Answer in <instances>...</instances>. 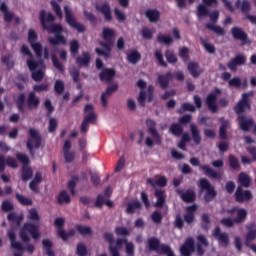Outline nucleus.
<instances>
[{"mask_svg": "<svg viewBox=\"0 0 256 256\" xmlns=\"http://www.w3.org/2000/svg\"><path fill=\"white\" fill-rule=\"evenodd\" d=\"M53 22H55V15H53L51 12L47 13L45 10H41L40 23L42 25V29L55 35L54 38H48L50 45L53 47L57 45H66L67 38L63 36V26L61 24H52Z\"/></svg>", "mask_w": 256, "mask_h": 256, "instance_id": "f257e3e1", "label": "nucleus"}, {"mask_svg": "<svg viewBox=\"0 0 256 256\" xmlns=\"http://www.w3.org/2000/svg\"><path fill=\"white\" fill-rule=\"evenodd\" d=\"M221 213H227V215H233L237 213L236 218H222L220 223L224 227H235L240 223H245L247 220V211L244 208L233 207L231 209H222Z\"/></svg>", "mask_w": 256, "mask_h": 256, "instance_id": "f03ea898", "label": "nucleus"}, {"mask_svg": "<svg viewBox=\"0 0 256 256\" xmlns=\"http://www.w3.org/2000/svg\"><path fill=\"white\" fill-rule=\"evenodd\" d=\"M31 235L32 239H39L41 237V233L39 232V224L37 223H31L27 222L24 223L22 229L20 230V238L24 243H29L31 241Z\"/></svg>", "mask_w": 256, "mask_h": 256, "instance_id": "7ed1b4c3", "label": "nucleus"}, {"mask_svg": "<svg viewBox=\"0 0 256 256\" xmlns=\"http://www.w3.org/2000/svg\"><path fill=\"white\" fill-rule=\"evenodd\" d=\"M104 239L106 243H108L109 253L112 256H121L119 251H121L123 244L125 243V245H127V243H129V241H127V238H117L116 246L113 245L115 243V237L113 236V233L110 232L104 233Z\"/></svg>", "mask_w": 256, "mask_h": 256, "instance_id": "20e7f679", "label": "nucleus"}, {"mask_svg": "<svg viewBox=\"0 0 256 256\" xmlns=\"http://www.w3.org/2000/svg\"><path fill=\"white\" fill-rule=\"evenodd\" d=\"M28 134H29V138L26 142V147L30 153V156L35 157V151L33 149H39V147H41L43 138L35 128H30L28 131Z\"/></svg>", "mask_w": 256, "mask_h": 256, "instance_id": "39448f33", "label": "nucleus"}, {"mask_svg": "<svg viewBox=\"0 0 256 256\" xmlns=\"http://www.w3.org/2000/svg\"><path fill=\"white\" fill-rule=\"evenodd\" d=\"M198 187L200 193L206 191L204 194L205 203H211L215 197H217V190H215V186L211 185V182L207 180V178H201L198 181Z\"/></svg>", "mask_w": 256, "mask_h": 256, "instance_id": "423d86ee", "label": "nucleus"}, {"mask_svg": "<svg viewBox=\"0 0 256 256\" xmlns=\"http://www.w3.org/2000/svg\"><path fill=\"white\" fill-rule=\"evenodd\" d=\"M147 247L148 251H155L156 253H162L167 256H169V252L171 253L173 251L171 250V246L167 244H161V240H159V238L155 236L148 238ZM166 249H168L169 251L166 252Z\"/></svg>", "mask_w": 256, "mask_h": 256, "instance_id": "0eeeda50", "label": "nucleus"}, {"mask_svg": "<svg viewBox=\"0 0 256 256\" xmlns=\"http://www.w3.org/2000/svg\"><path fill=\"white\" fill-rule=\"evenodd\" d=\"M64 13L67 25L72 29H76L79 33H85V25L79 23L77 18L73 14V11L69 8V6H64Z\"/></svg>", "mask_w": 256, "mask_h": 256, "instance_id": "6e6552de", "label": "nucleus"}, {"mask_svg": "<svg viewBox=\"0 0 256 256\" xmlns=\"http://www.w3.org/2000/svg\"><path fill=\"white\" fill-rule=\"evenodd\" d=\"M55 227H58V237L62 239V241H69L71 237H75V229H69V231H65L63 227L65 226V218H56L54 221Z\"/></svg>", "mask_w": 256, "mask_h": 256, "instance_id": "1a4fd4ad", "label": "nucleus"}, {"mask_svg": "<svg viewBox=\"0 0 256 256\" xmlns=\"http://www.w3.org/2000/svg\"><path fill=\"white\" fill-rule=\"evenodd\" d=\"M217 95H221V89L215 88L214 91L207 95L206 105L211 113H217L219 106H217Z\"/></svg>", "mask_w": 256, "mask_h": 256, "instance_id": "9d476101", "label": "nucleus"}, {"mask_svg": "<svg viewBox=\"0 0 256 256\" xmlns=\"http://www.w3.org/2000/svg\"><path fill=\"white\" fill-rule=\"evenodd\" d=\"M231 35L235 41H241L242 45H249L251 41L249 40V35L240 27L231 28Z\"/></svg>", "mask_w": 256, "mask_h": 256, "instance_id": "9b49d317", "label": "nucleus"}, {"mask_svg": "<svg viewBox=\"0 0 256 256\" xmlns=\"http://www.w3.org/2000/svg\"><path fill=\"white\" fill-rule=\"evenodd\" d=\"M236 203H248L253 199L251 190H243V187L238 186L234 194Z\"/></svg>", "mask_w": 256, "mask_h": 256, "instance_id": "f8f14e48", "label": "nucleus"}, {"mask_svg": "<svg viewBox=\"0 0 256 256\" xmlns=\"http://www.w3.org/2000/svg\"><path fill=\"white\" fill-rule=\"evenodd\" d=\"M212 235L216 240H218V243L221 247H229V243H231L229 240V234H227V232H221V227L216 226Z\"/></svg>", "mask_w": 256, "mask_h": 256, "instance_id": "ddd939ff", "label": "nucleus"}, {"mask_svg": "<svg viewBox=\"0 0 256 256\" xmlns=\"http://www.w3.org/2000/svg\"><path fill=\"white\" fill-rule=\"evenodd\" d=\"M247 63V56L243 54H237L234 58L227 63L228 69L233 73L237 72V67H241Z\"/></svg>", "mask_w": 256, "mask_h": 256, "instance_id": "4468645a", "label": "nucleus"}, {"mask_svg": "<svg viewBox=\"0 0 256 256\" xmlns=\"http://www.w3.org/2000/svg\"><path fill=\"white\" fill-rule=\"evenodd\" d=\"M180 253L182 256H191L195 253V239L188 237L183 245L180 247Z\"/></svg>", "mask_w": 256, "mask_h": 256, "instance_id": "2eb2a0df", "label": "nucleus"}, {"mask_svg": "<svg viewBox=\"0 0 256 256\" xmlns=\"http://www.w3.org/2000/svg\"><path fill=\"white\" fill-rule=\"evenodd\" d=\"M251 111V100H247V96H242L238 103L234 106V111L237 115H243L245 111Z\"/></svg>", "mask_w": 256, "mask_h": 256, "instance_id": "dca6fc26", "label": "nucleus"}, {"mask_svg": "<svg viewBox=\"0 0 256 256\" xmlns=\"http://www.w3.org/2000/svg\"><path fill=\"white\" fill-rule=\"evenodd\" d=\"M146 127L152 135L153 138H155L156 145H161V135H159V132H157V123L153 119H147L146 120Z\"/></svg>", "mask_w": 256, "mask_h": 256, "instance_id": "f3484780", "label": "nucleus"}, {"mask_svg": "<svg viewBox=\"0 0 256 256\" xmlns=\"http://www.w3.org/2000/svg\"><path fill=\"white\" fill-rule=\"evenodd\" d=\"M199 169L200 171H203L204 175L210 177V179H217L218 181L223 179V172H217L213 168L209 167V165H201Z\"/></svg>", "mask_w": 256, "mask_h": 256, "instance_id": "a211bd4d", "label": "nucleus"}, {"mask_svg": "<svg viewBox=\"0 0 256 256\" xmlns=\"http://www.w3.org/2000/svg\"><path fill=\"white\" fill-rule=\"evenodd\" d=\"M238 123L241 131H244L245 133H248V131H251V127L255 125V122L252 118H247L245 115L238 116Z\"/></svg>", "mask_w": 256, "mask_h": 256, "instance_id": "6ab92c4d", "label": "nucleus"}, {"mask_svg": "<svg viewBox=\"0 0 256 256\" xmlns=\"http://www.w3.org/2000/svg\"><path fill=\"white\" fill-rule=\"evenodd\" d=\"M176 193H178L184 203H194L195 199H197V195L192 189H188L185 192H183L181 189H177Z\"/></svg>", "mask_w": 256, "mask_h": 256, "instance_id": "aec40b11", "label": "nucleus"}, {"mask_svg": "<svg viewBox=\"0 0 256 256\" xmlns=\"http://www.w3.org/2000/svg\"><path fill=\"white\" fill-rule=\"evenodd\" d=\"M115 75H116L115 69L104 68L101 70L99 74V79L104 83H111L113 82V79H115Z\"/></svg>", "mask_w": 256, "mask_h": 256, "instance_id": "412c9836", "label": "nucleus"}, {"mask_svg": "<svg viewBox=\"0 0 256 256\" xmlns=\"http://www.w3.org/2000/svg\"><path fill=\"white\" fill-rule=\"evenodd\" d=\"M198 243L196 244V252L199 256L205 255V249L203 247H209V240L203 235L200 234L197 236Z\"/></svg>", "mask_w": 256, "mask_h": 256, "instance_id": "4be33fe9", "label": "nucleus"}, {"mask_svg": "<svg viewBox=\"0 0 256 256\" xmlns=\"http://www.w3.org/2000/svg\"><path fill=\"white\" fill-rule=\"evenodd\" d=\"M154 197H156L157 201L155 203V207H158L159 209L163 208L165 206V203L167 201V193L163 189H156L154 191Z\"/></svg>", "mask_w": 256, "mask_h": 256, "instance_id": "5701e85b", "label": "nucleus"}, {"mask_svg": "<svg viewBox=\"0 0 256 256\" xmlns=\"http://www.w3.org/2000/svg\"><path fill=\"white\" fill-rule=\"evenodd\" d=\"M117 36L115 30L111 28H103L102 30V39L110 45H115V37Z\"/></svg>", "mask_w": 256, "mask_h": 256, "instance_id": "b1692460", "label": "nucleus"}, {"mask_svg": "<svg viewBox=\"0 0 256 256\" xmlns=\"http://www.w3.org/2000/svg\"><path fill=\"white\" fill-rule=\"evenodd\" d=\"M76 65L81 68V67H89L91 65V54L89 52H83L82 56H78L76 58Z\"/></svg>", "mask_w": 256, "mask_h": 256, "instance_id": "393cba45", "label": "nucleus"}, {"mask_svg": "<svg viewBox=\"0 0 256 256\" xmlns=\"http://www.w3.org/2000/svg\"><path fill=\"white\" fill-rule=\"evenodd\" d=\"M14 103L19 111V113H22L24 115L25 113V105H27V96L25 93H20L14 100Z\"/></svg>", "mask_w": 256, "mask_h": 256, "instance_id": "a878e982", "label": "nucleus"}, {"mask_svg": "<svg viewBox=\"0 0 256 256\" xmlns=\"http://www.w3.org/2000/svg\"><path fill=\"white\" fill-rule=\"evenodd\" d=\"M119 89V85L114 83L106 88V92L101 95V102L103 107H107V97H111L112 93H115Z\"/></svg>", "mask_w": 256, "mask_h": 256, "instance_id": "bb28decb", "label": "nucleus"}, {"mask_svg": "<svg viewBox=\"0 0 256 256\" xmlns=\"http://www.w3.org/2000/svg\"><path fill=\"white\" fill-rule=\"evenodd\" d=\"M173 79V73L166 72L165 74H160L158 76V84L160 85V88L167 89L169 87V82Z\"/></svg>", "mask_w": 256, "mask_h": 256, "instance_id": "cd10ccee", "label": "nucleus"}, {"mask_svg": "<svg viewBox=\"0 0 256 256\" xmlns=\"http://www.w3.org/2000/svg\"><path fill=\"white\" fill-rule=\"evenodd\" d=\"M84 113H88L84 117V121H86V123H93L97 119V115L95 114V108L92 104H87L84 107Z\"/></svg>", "mask_w": 256, "mask_h": 256, "instance_id": "c85d7f7f", "label": "nucleus"}, {"mask_svg": "<svg viewBox=\"0 0 256 256\" xmlns=\"http://www.w3.org/2000/svg\"><path fill=\"white\" fill-rule=\"evenodd\" d=\"M40 104L41 100L39 99V97H37L35 92H30L27 98L28 109H38Z\"/></svg>", "mask_w": 256, "mask_h": 256, "instance_id": "c756f323", "label": "nucleus"}, {"mask_svg": "<svg viewBox=\"0 0 256 256\" xmlns=\"http://www.w3.org/2000/svg\"><path fill=\"white\" fill-rule=\"evenodd\" d=\"M188 71L194 79L200 77L201 73H203V68H199V63L197 62H190L188 63Z\"/></svg>", "mask_w": 256, "mask_h": 256, "instance_id": "7c9ffc66", "label": "nucleus"}, {"mask_svg": "<svg viewBox=\"0 0 256 256\" xmlns=\"http://www.w3.org/2000/svg\"><path fill=\"white\" fill-rule=\"evenodd\" d=\"M96 9L104 16L106 21H113V15L111 14V6L104 3L101 6H96Z\"/></svg>", "mask_w": 256, "mask_h": 256, "instance_id": "2f4dec72", "label": "nucleus"}, {"mask_svg": "<svg viewBox=\"0 0 256 256\" xmlns=\"http://www.w3.org/2000/svg\"><path fill=\"white\" fill-rule=\"evenodd\" d=\"M142 208L143 205L139 200H133L126 205V213L128 215H133L135 211H141Z\"/></svg>", "mask_w": 256, "mask_h": 256, "instance_id": "473e14b6", "label": "nucleus"}, {"mask_svg": "<svg viewBox=\"0 0 256 256\" xmlns=\"http://www.w3.org/2000/svg\"><path fill=\"white\" fill-rule=\"evenodd\" d=\"M0 11L4 15V21L6 23H11L13 19H15V14L13 12H9V7L5 2H2L0 5Z\"/></svg>", "mask_w": 256, "mask_h": 256, "instance_id": "72a5a7b5", "label": "nucleus"}, {"mask_svg": "<svg viewBox=\"0 0 256 256\" xmlns=\"http://www.w3.org/2000/svg\"><path fill=\"white\" fill-rule=\"evenodd\" d=\"M8 237L11 241V247L12 249H16V251H25V247L21 242H16L17 241V235H15V232L10 231L8 232Z\"/></svg>", "mask_w": 256, "mask_h": 256, "instance_id": "f704fd0d", "label": "nucleus"}, {"mask_svg": "<svg viewBox=\"0 0 256 256\" xmlns=\"http://www.w3.org/2000/svg\"><path fill=\"white\" fill-rule=\"evenodd\" d=\"M253 227H255V222L250 223L247 227L248 232L246 233L245 245H249L251 241L256 240V228L253 229Z\"/></svg>", "mask_w": 256, "mask_h": 256, "instance_id": "c9c22d12", "label": "nucleus"}, {"mask_svg": "<svg viewBox=\"0 0 256 256\" xmlns=\"http://www.w3.org/2000/svg\"><path fill=\"white\" fill-rule=\"evenodd\" d=\"M238 184L240 187L249 188L251 187V176L245 172H241L238 175Z\"/></svg>", "mask_w": 256, "mask_h": 256, "instance_id": "e433bc0d", "label": "nucleus"}, {"mask_svg": "<svg viewBox=\"0 0 256 256\" xmlns=\"http://www.w3.org/2000/svg\"><path fill=\"white\" fill-rule=\"evenodd\" d=\"M145 16L149 19L150 23H157L161 17V13L157 9H148L145 12Z\"/></svg>", "mask_w": 256, "mask_h": 256, "instance_id": "4c0bfd02", "label": "nucleus"}, {"mask_svg": "<svg viewBox=\"0 0 256 256\" xmlns=\"http://www.w3.org/2000/svg\"><path fill=\"white\" fill-rule=\"evenodd\" d=\"M235 7L236 9H240V11H242V13L246 15V13H249V11H251V2H249L248 0H236Z\"/></svg>", "mask_w": 256, "mask_h": 256, "instance_id": "58836bf2", "label": "nucleus"}, {"mask_svg": "<svg viewBox=\"0 0 256 256\" xmlns=\"http://www.w3.org/2000/svg\"><path fill=\"white\" fill-rule=\"evenodd\" d=\"M190 133L192 135V141L195 143V145H201V133L199 132L197 125H190Z\"/></svg>", "mask_w": 256, "mask_h": 256, "instance_id": "ea45409f", "label": "nucleus"}, {"mask_svg": "<svg viewBox=\"0 0 256 256\" xmlns=\"http://www.w3.org/2000/svg\"><path fill=\"white\" fill-rule=\"evenodd\" d=\"M42 247L47 256H55V251H53V241H51V239H43Z\"/></svg>", "mask_w": 256, "mask_h": 256, "instance_id": "a19ab883", "label": "nucleus"}, {"mask_svg": "<svg viewBox=\"0 0 256 256\" xmlns=\"http://www.w3.org/2000/svg\"><path fill=\"white\" fill-rule=\"evenodd\" d=\"M228 161L232 171H241V164L239 163L237 156L230 154L228 156Z\"/></svg>", "mask_w": 256, "mask_h": 256, "instance_id": "79ce46f5", "label": "nucleus"}, {"mask_svg": "<svg viewBox=\"0 0 256 256\" xmlns=\"http://www.w3.org/2000/svg\"><path fill=\"white\" fill-rule=\"evenodd\" d=\"M127 61L128 63H131L132 65H137L139 61H141V53L137 50H132L128 55H127Z\"/></svg>", "mask_w": 256, "mask_h": 256, "instance_id": "37998d69", "label": "nucleus"}, {"mask_svg": "<svg viewBox=\"0 0 256 256\" xmlns=\"http://www.w3.org/2000/svg\"><path fill=\"white\" fill-rule=\"evenodd\" d=\"M169 133L174 137H181V135H183V126L179 123H173L169 128Z\"/></svg>", "mask_w": 256, "mask_h": 256, "instance_id": "c03bdc74", "label": "nucleus"}, {"mask_svg": "<svg viewBox=\"0 0 256 256\" xmlns=\"http://www.w3.org/2000/svg\"><path fill=\"white\" fill-rule=\"evenodd\" d=\"M57 202L59 203V205H63L64 203H66V205H69V203H71V197L67 193V190H62L60 192L57 197Z\"/></svg>", "mask_w": 256, "mask_h": 256, "instance_id": "a18cd8bd", "label": "nucleus"}, {"mask_svg": "<svg viewBox=\"0 0 256 256\" xmlns=\"http://www.w3.org/2000/svg\"><path fill=\"white\" fill-rule=\"evenodd\" d=\"M15 197H16V200L18 201V203H20V205H24L25 207H31V205H33V200L25 197L22 194L16 193Z\"/></svg>", "mask_w": 256, "mask_h": 256, "instance_id": "49530a36", "label": "nucleus"}, {"mask_svg": "<svg viewBox=\"0 0 256 256\" xmlns=\"http://www.w3.org/2000/svg\"><path fill=\"white\" fill-rule=\"evenodd\" d=\"M206 29H209L210 31H213V33H216V35H219L220 37H223L225 35V29L221 26H217L211 23L206 24Z\"/></svg>", "mask_w": 256, "mask_h": 256, "instance_id": "de8ad7c7", "label": "nucleus"}, {"mask_svg": "<svg viewBox=\"0 0 256 256\" xmlns=\"http://www.w3.org/2000/svg\"><path fill=\"white\" fill-rule=\"evenodd\" d=\"M28 220L34 221V223L39 224V221H41V216L39 215V212L35 208H31L28 211Z\"/></svg>", "mask_w": 256, "mask_h": 256, "instance_id": "09e8293b", "label": "nucleus"}, {"mask_svg": "<svg viewBox=\"0 0 256 256\" xmlns=\"http://www.w3.org/2000/svg\"><path fill=\"white\" fill-rule=\"evenodd\" d=\"M201 227L203 231H209V227H211V218H209V214L207 213L202 214Z\"/></svg>", "mask_w": 256, "mask_h": 256, "instance_id": "8fccbe9b", "label": "nucleus"}, {"mask_svg": "<svg viewBox=\"0 0 256 256\" xmlns=\"http://www.w3.org/2000/svg\"><path fill=\"white\" fill-rule=\"evenodd\" d=\"M33 177V170L29 166L22 167V181L27 182Z\"/></svg>", "mask_w": 256, "mask_h": 256, "instance_id": "3c124183", "label": "nucleus"}, {"mask_svg": "<svg viewBox=\"0 0 256 256\" xmlns=\"http://www.w3.org/2000/svg\"><path fill=\"white\" fill-rule=\"evenodd\" d=\"M16 159L21 164H23V167H28L29 163H31V160L29 159V156H27L26 154H23L21 152L16 153Z\"/></svg>", "mask_w": 256, "mask_h": 256, "instance_id": "603ef678", "label": "nucleus"}, {"mask_svg": "<svg viewBox=\"0 0 256 256\" xmlns=\"http://www.w3.org/2000/svg\"><path fill=\"white\" fill-rule=\"evenodd\" d=\"M157 41H158V43H160V45H167V47H169V45H171V43H173V38L171 36H165L163 34H158Z\"/></svg>", "mask_w": 256, "mask_h": 256, "instance_id": "864d4df0", "label": "nucleus"}, {"mask_svg": "<svg viewBox=\"0 0 256 256\" xmlns=\"http://www.w3.org/2000/svg\"><path fill=\"white\" fill-rule=\"evenodd\" d=\"M54 91L56 95H63V93H65V83L62 80H56L54 84Z\"/></svg>", "mask_w": 256, "mask_h": 256, "instance_id": "5fc2aeb1", "label": "nucleus"}, {"mask_svg": "<svg viewBox=\"0 0 256 256\" xmlns=\"http://www.w3.org/2000/svg\"><path fill=\"white\" fill-rule=\"evenodd\" d=\"M30 47L33 49L36 57H43V45L40 42H35L34 44H30Z\"/></svg>", "mask_w": 256, "mask_h": 256, "instance_id": "6e6d98bb", "label": "nucleus"}, {"mask_svg": "<svg viewBox=\"0 0 256 256\" xmlns=\"http://www.w3.org/2000/svg\"><path fill=\"white\" fill-rule=\"evenodd\" d=\"M207 15H209V9L207 8V6L204 4L198 5L197 17H199V19H203V17H207Z\"/></svg>", "mask_w": 256, "mask_h": 256, "instance_id": "4d7b16f0", "label": "nucleus"}, {"mask_svg": "<svg viewBox=\"0 0 256 256\" xmlns=\"http://www.w3.org/2000/svg\"><path fill=\"white\" fill-rule=\"evenodd\" d=\"M185 111H190V113H195V111H197V109L195 108V106L189 102H185L181 105V108L178 109V113H183Z\"/></svg>", "mask_w": 256, "mask_h": 256, "instance_id": "13d9d810", "label": "nucleus"}, {"mask_svg": "<svg viewBox=\"0 0 256 256\" xmlns=\"http://www.w3.org/2000/svg\"><path fill=\"white\" fill-rule=\"evenodd\" d=\"M7 219L10 223H16V225H21V221H23V216H18L15 212H11L8 214Z\"/></svg>", "mask_w": 256, "mask_h": 256, "instance_id": "bf43d9fd", "label": "nucleus"}, {"mask_svg": "<svg viewBox=\"0 0 256 256\" xmlns=\"http://www.w3.org/2000/svg\"><path fill=\"white\" fill-rule=\"evenodd\" d=\"M76 230L80 235H93V230H91V227L89 226H83V225H76Z\"/></svg>", "mask_w": 256, "mask_h": 256, "instance_id": "052dcab7", "label": "nucleus"}, {"mask_svg": "<svg viewBox=\"0 0 256 256\" xmlns=\"http://www.w3.org/2000/svg\"><path fill=\"white\" fill-rule=\"evenodd\" d=\"M51 6H52L54 13H56V15H57V18L63 19V11L61 10V6L59 5V3H57V1H55V0H52Z\"/></svg>", "mask_w": 256, "mask_h": 256, "instance_id": "680f3d73", "label": "nucleus"}, {"mask_svg": "<svg viewBox=\"0 0 256 256\" xmlns=\"http://www.w3.org/2000/svg\"><path fill=\"white\" fill-rule=\"evenodd\" d=\"M79 181V176H72V179L68 182V189L71 195H75V187H77V182Z\"/></svg>", "mask_w": 256, "mask_h": 256, "instance_id": "e2e57ef3", "label": "nucleus"}, {"mask_svg": "<svg viewBox=\"0 0 256 256\" xmlns=\"http://www.w3.org/2000/svg\"><path fill=\"white\" fill-rule=\"evenodd\" d=\"M38 39H39V35H37V32L33 29H30L28 31V43H29V45H33L34 43H37Z\"/></svg>", "mask_w": 256, "mask_h": 256, "instance_id": "0e129e2a", "label": "nucleus"}, {"mask_svg": "<svg viewBox=\"0 0 256 256\" xmlns=\"http://www.w3.org/2000/svg\"><path fill=\"white\" fill-rule=\"evenodd\" d=\"M166 61H168L170 64L175 65L177 63L178 59L177 56L173 51L167 50L165 52Z\"/></svg>", "mask_w": 256, "mask_h": 256, "instance_id": "69168bd1", "label": "nucleus"}, {"mask_svg": "<svg viewBox=\"0 0 256 256\" xmlns=\"http://www.w3.org/2000/svg\"><path fill=\"white\" fill-rule=\"evenodd\" d=\"M76 255L87 256V246H85L83 243H78L76 246Z\"/></svg>", "mask_w": 256, "mask_h": 256, "instance_id": "338daca9", "label": "nucleus"}, {"mask_svg": "<svg viewBox=\"0 0 256 256\" xmlns=\"http://www.w3.org/2000/svg\"><path fill=\"white\" fill-rule=\"evenodd\" d=\"M125 251L127 256H135V244L126 242Z\"/></svg>", "mask_w": 256, "mask_h": 256, "instance_id": "774afa93", "label": "nucleus"}]
</instances>
